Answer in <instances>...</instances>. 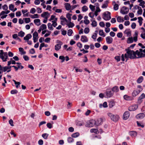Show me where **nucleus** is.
Instances as JSON below:
<instances>
[{"label":"nucleus","instance_id":"20e7f679","mask_svg":"<svg viewBox=\"0 0 145 145\" xmlns=\"http://www.w3.org/2000/svg\"><path fill=\"white\" fill-rule=\"evenodd\" d=\"M96 121L95 120H90V121L87 123L86 125V126L87 127H91L96 124Z\"/></svg>","mask_w":145,"mask_h":145},{"label":"nucleus","instance_id":"4d7b16f0","mask_svg":"<svg viewBox=\"0 0 145 145\" xmlns=\"http://www.w3.org/2000/svg\"><path fill=\"white\" fill-rule=\"evenodd\" d=\"M117 36L118 38H121L122 37V32L118 33H117Z\"/></svg>","mask_w":145,"mask_h":145},{"label":"nucleus","instance_id":"bb28decb","mask_svg":"<svg viewBox=\"0 0 145 145\" xmlns=\"http://www.w3.org/2000/svg\"><path fill=\"white\" fill-rule=\"evenodd\" d=\"M138 22L140 26H141L142 23V21L143 19L141 17H138Z\"/></svg>","mask_w":145,"mask_h":145},{"label":"nucleus","instance_id":"473e14b6","mask_svg":"<svg viewBox=\"0 0 145 145\" xmlns=\"http://www.w3.org/2000/svg\"><path fill=\"white\" fill-rule=\"evenodd\" d=\"M24 35L25 33L22 31L18 33V35L19 36L23 37L24 36Z\"/></svg>","mask_w":145,"mask_h":145},{"label":"nucleus","instance_id":"dca6fc26","mask_svg":"<svg viewBox=\"0 0 145 145\" xmlns=\"http://www.w3.org/2000/svg\"><path fill=\"white\" fill-rule=\"evenodd\" d=\"M123 98L125 99L127 101L132 100L133 99L132 97L126 95H125L124 96Z\"/></svg>","mask_w":145,"mask_h":145},{"label":"nucleus","instance_id":"7ed1b4c3","mask_svg":"<svg viewBox=\"0 0 145 145\" xmlns=\"http://www.w3.org/2000/svg\"><path fill=\"white\" fill-rule=\"evenodd\" d=\"M111 13L109 11H106L103 14V18L105 20H108L111 18Z\"/></svg>","mask_w":145,"mask_h":145},{"label":"nucleus","instance_id":"338daca9","mask_svg":"<svg viewBox=\"0 0 145 145\" xmlns=\"http://www.w3.org/2000/svg\"><path fill=\"white\" fill-rule=\"evenodd\" d=\"M115 59L117 60L118 62L120 61V57L118 56H116L115 57Z\"/></svg>","mask_w":145,"mask_h":145},{"label":"nucleus","instance_id":"c85d7f7f","mask_svg":"<svg viewBox=\"0 0 145 145\" xmlns=\"http://www.w3.org/2000/svg\"><path fill=\"white\" fill-rule=\"evenodd\" d=\"M79 135L80 134L76 132L72 134L71 135V137L73 138H76L78 137Z\"/></svg>","mask_w":145,"mask_h":145},{"label":"nucleus","instance_id":"c9c22d12","mask_svg":"<svg viewBox=\"0 0 145 145\" xmlns=\"http://www.w3.org/2000/svg\"><path fill=\"white\" fill-rule=\"evenodd\" d=\"M117 20L118 22H121L122 21L123 22L124 20H123V19L122 18V17L121 16H119L117 17Z\"/></svg>","mask_w":145,"mask_h":145},{"label":"nucleus","instance_id":"bf43d9fd","mask_svg":"<svg viewBox=\"0 0 145 145\" xmlns=\"http://www.w3.org/2000/svg\"><path fill=\"white\" fill-rule=\"evenodd\" d=\"M41 27L42 28V30L45 29H46V26L45 24H42L40 27V28Z\"/></svg>","mask_w":145,"mask_h":145},{"label":"nucleus","instance_id":"1a4fd4ad","mask_svg":"<svg viewBox=\"0 0 145 145\" xmlns=\"http://www.w3.org/2000/svg\"><path fill=\"white\" fill-rule=\"evenodd\" d=\"M130 116V113L128 111L125 112L123 115V120H127Z\"/></svg>","mask_w":145,"mask_h":145},{"label":"nucleus","instance_id":"8fccbe9b","mask_svg":"<svg viewBox=\"0 0 145 145\" xmlns=\"http://www.w3.org/2000/svg\"><path fill=\"white\" fill-rule=\"evenodd\" d=\"M30 17L32 18H38V15L37 14H35L34 15H31Z\"/></svg>","mask_w":145,"mask_h":145},{"label":"nucleus","instance_id":"a18cd8bd","mask_svg":"<svg viewBox=\"0 0 145 145\" xmlns=\"http://www.w3.org/2000/svg\"><path fill=\"white\" fill-rule=\"evenodd\" d=\"M26 23H28L30 22V19L29 18H25L24 19Z\"/></svg>","mask_w":145,"mask_h":145},{"label":"nucleus","instance_id":"72a5a7b5","mask_svg":"<svg viewBox=\"0 0 145 145\" xmlns=\"http://www.w3.org/2000/svg\"><path fill=\"white\" fill-rule=\"evenodd\" d=\"M129 29H126L124 32V33L126 34L127 36H130L131 35V31H128Z\"/></svg>","mask_w":145,"mask_h":145},{"label":"nucleus","instance_id":"3c124183","mask_svg":"<svg viewBox=\"0 0 145 145\" xmlns=\"http://www.w3.org/2000/svg\"><path fill=\"white\" fill-rule=\"evenodd\" d=\"M119 8V5L118 4H115L114 7V9L115 10H117Z\"/></svg>","mask_w":145,"mask_h":145},{"label":"nucleus","instance_id":"aec40b11","mask_svg":"<svg viewBox=\"0 0 145 145\" xmlns=\"http://www.w3.org/2000/svg\"><path fill=\"white\" fill-rule=\"evenodd\" d=\"M144 80L143 77L142 76H140L137 79V83L138 84H140Z\"/></svg>","mask_w":145,"mask_h":145},{"label":"nucleus","instance_id":"de8ad7c7","mask_svg":"<svg viewBox=\"0 0 145 145\" xmlns=\"http://www.w3.org/2000/svg\"><path fill=\"white\" fill-rule=\"evenodd\" d=\"M91 25L93 27H95L97 25V22L95 20H93L91 24Z\"/></svg>","mask_w":145,"mask_h":145},{"label":"nucleus","instance_id":"cd10ccee","mask_svg":"<svg viewBox=\"0 0 145 145\" xmlns=\"http://www.w3.org/2000/svg\"><path fill=\"white\" fill-rule=\"evenodd\" d=\"M47 15H48V16H49V14L48 12H44L41 14V16L42 17L45 18L46 16Z\"/></svg>","mask_w":145,"mask_h":145},{"label":"nucleus","instance_id":"6e6552de","mask_svg":"<svg viewBox=\"0 0 145 145\" xmlns=\"http://www.w3.org/2000/svg\"><path fill=\"white\" fill-rule=\"evenodd\" d=\"M138 106L137 105H133L129 107L128 110L130 111H134L138 108Z\"/></svg>","mask_w":145,"mask_h":145},{"label":"nucleus","instance_id":"9b49d317","mask_svg":"<svg viewBox=\"0 0 145 145\" xmlns=\"http://www.w3.org/2000/svg\"><path fill=\"white\" fill-rule=\"evenodd\" d=\"M145 94L144 93H142L138 98V101L139 103H140L142 102L141 100L145 98Z\"/></svg>","mask_w":145,"mask_h":145},{"label":"nucleus","instance_id":"f3484780","mask_svg":"<svg viewBox=\"0 0 145 145\" xmlns=\"http://www.w3.org/2000/svg\"><path fill=\"white\" fill-rule=\"evenodd\" d=\"M140 92V91L134 90L132 93V95L133 97H135Z\"/></svg>","mask_w":145,"mask_h":145},{"label":"nucleus","instance_id":"b1692460","mask_svg":"<svg viewBox=\"0 0 145 145\" xmlns=\"http://www.w3.org/2000/svg\"><path fill=\"white\" fill-rule=\"evenodd\" d=\"M129 134L132 137H135L137 135L136 132L134 131H130L129 132Z\"/></svg>","mask_w":145,"mask_h":145},{"label":"nucleus","instance_id":"e433bc0d","mask_svg":"<svg viewBox=\"0 0 145 145\" xmlns=\"http://www.w3.org/2000/svg\"><path fill=\"white\" fill-rule=\"evenodd\" d=\"M74 141V139L71 137H69L67 138V141L69 143L72 142Z\"/></svg>","mask_w":145,"mask_h":145},{"label":"nucleus","instance_id":"09e8293b","mask_svg":"<svg viewBox=\"0 0 145 145\" xmlns=\"http://www.w3.org/2000/svg\"><path fill=\"white\" fill-rule=\"evenodd\" d=\"M18 92V91L16 89L12 90L10 91V93L12 94H16Z\"/></svg>","mask_w":145,"mask_h":145},{"label":"nucleus","instance_id":"864d4df0","mask_svg":"<svg viewBox=\"0 0 145 145\" xmlns=\"http://www.w3.org/2000/svg\"><path fill=\"white\" fill-rule=\"evenodd\" d=\"M38 34L37 32L36 31H35L33 34V38H37L38 37Z\"/></svg>","mask_w":145,"mask_h":145},{"label":"nucleus","instance_id":"49530a36","mask_svg":"<svg viewBox=\"0 0 145 145\" xmlns=\"http://www.w3.org/2000/svg\"><path fill=\"white\" fill-rule=\"evenodd\" d=\"M89 8L92 11H94L95 10V7L94 6H93L91 5H90L89 6Z\"/></svg>","mask_w":145,"mask_h":145},{"label":"nucleus","instance_id":"4c0bfd02","mask_svg":"<svg viewBox=\"0 0 145 145\" xmlns=\"http://www.w3.org/2000/svg\"><path fill=\"white\" fill-rule=\"evenodd\" d=\"M48 28L51 30H52L53 29V28L52 26V25L50 23H49L48 24Z\"/></svg>","mask_w":145,"mask_h":145},{"label":"nucleus","instance_id":"f704fd0d","mask_svg":"<svg viewBox=\"0 0 145 145\" xmlns=\"http://www.w3.org/2000/svg\"><path fill=\"white\" fill-rule=\"evenodd\" d=\"M139 54V55L138 56V57H137L138 58L145 57V54L143 53L142 52H140Z\"/></svg>","mask_w":145,"mask_h":145},{"label":"nucleus","instance_id":"13d9d810","mask_svg":"<svg viewBox=\"0 0 145 145\" xmlns=\"http://www.w3.org/2000/svg\"><path fill=\"white\" fill-rule=\"evenodd\" d=\"M89 29L88 28L86 27L84 29V32L85 33L87 34L89 33Z\"/></svg>","mask_w":145,"mask_h":145},{"label":"nucleus","instance_id":"603ef678","mask_svg":"<svg viewBox=\"0 0 145 145\" xmlns=\"http://www.w3.org/2000/svg\"><path fill=\"white\" fill-rule=\"evenodd\" d=\"M48 134L46 133H44L42 135V136L45 139H47L48 136Z\"/></svg>","mask_w":145,"mask_h":145},{"label":"nucleus","instance_id":"7c9ffc66","mask_svg":"<svg viewBox=\"0 0 145 145\" xmlns=\"http://www.w3.org/2000/svg\"><path fill=\"white\" fill-rule=\"evenodd\" d=\"M140 53V52L138 50H136L135 52L134 51V55L135 57L136 58H138L136 56V55H137L138 57L139 55V54Z\"/></svg>","mask_w":145,"mask_h":145},{"label":"nucleus","instance_id":"6ab92c4d","mask_svg":"<svg viewBox=\"0 0 145 145\" xmlns=\"http://www.w3.org/2000/svg\"><path fill=\"white\" fill-rule=\"evenodd\" d=\"M112 90L113 92H117L119 91V89L118 86H115L112 88Z\"/></svg>","mask_w":145,"mask_h":145},{"label":"nucleus","instance_id":"423d86ee","mask_svg":"<svg viewBox=\"0 0 145 145\" xmlns=\"http://www.w3.org/2000/svg\"><path fill=\"white\" fill-rule=\"evenodd\" d=\"M129 9L128 8L125 6L123 7L120 10V13L123 14H125L128 13Z\"/></svg>","mask_w":145,"mask_h":145},{"label":"nucleus","instance_id":"c756f323","mask_svg":"<svg viewBox=\"0 0 145 145\" xmlns=\"http://www.w3.org/2000/svg\"><path fill=\"white\" fill-rule=\"evenodd\" d=\"M67 25L68 26L69 28H72L74 25V24L71 21H70L69 23L67 24Z\"/></svg>","mask_w":145,"mask_h":145},{"label":"nucleus","instance_id":"680f3d73","mask_svg":"<svg viewBox=\"0 0 145 145\" xmlns=\"http://www.w3.org/2000/svg\"><path fill=\"white\" fill-rule=\"evenodd\" d=\"M9 123L12 126H14L13 124V121L12 119H10L9 121Z\"/></svg>","mask_w":145,"mask_h":145},{"label":"nucleus","instance_id":"2f4dec72","mask_svg":"<svg viewBox=\"0 0 145 145\" xmlns=\"http://www.w3.org/2000/svg\"><path fill=\"white\" fill-rule=\"evenodd\" d=\"M10 12V11L9 10H7L6 12L4 11H2L0 14V16L2 15H4V14H7Z\"/></svg>","mask_w":145,"mask_h":145},{"label":"nucleus","instance_id":"5701e85b","mask_svg":"<svg viewBox=\"0 0 145 145\" xmlns=\"http://www.w3.org/2000/svg\"><path fill=\"white\" fill-rule=\"evenodd\" d=\"M108 1H106L104 2V3L102 6V8H106L108 6Z\"/></svg>","mask_w":145,"mask_h":145},{"label":"nucleus","instance_id":"79ce46f5","mask_svg":"<svg viewBox=\"0 0 145 145\" xmlns=\"http://www.w3.org/2000/svg\"><path fill=\"white\" fill-rule=\"evenodd\" d=\"M73 33V31L71 29H69L67 31V35L68 36H71Z\"/></svg>","mask_w":145,"mask_h":145},{"label":"nucleus","instance_id":"c03bdc74","mask_svg":"<svg viewBox=\"0 0 145 145\" xmlns=\"http://www.w3.org/2000/svg\"><path fill=\"white\" fill-rule=\"evenodd\" d=\"M82 11L84 12L87 11L88 10L87 7L86 6H84L82 8Z\"/></svg>","mask_w":145,"mask_h":145},{"label":"nucleus","instance_id":"37998d69","mask_svg":"<svg viewBox=\"0 0 145 145\" xmlns=\"http://www.w3.org/2000/svg\"><path fill=\"white\" fill-rule=\"evenodd\" d=\"M90 132L91 133H97L99 132L97 129H92L90 130Z\"/></svg>","mask_w":145,"mask_h":145},{"label":"nucleus","instance_id":"2eb2a0df","mask_svg":"<svg viewBox=\"0 0 145 145\" xmlns=\"http://www.w3.org/2000/svg\"><path fill=\"white\" fill-rule=\"evenodd\" d=\"M56 42L58 43V44L56 45V46H58L59 47V48H61V46L63 44V43L59 40H57Z\"/></svg>","mask_w":145,"mask_h":145},{"label":"nucleus","instance_id":"ea45409f","mask_svg":"<svg viewBox=\"0 0 145 145\" xmlns=\"http://www.w3.org/2000/svg\"><path fill=\"white\" fill-rule=\"evenodd\" d=\"M72 16V14L68 13L66 15V17L68 19V20L71 21V16Z\"/></svg>","mask_w":145,"mask_h":145},{"label":"nucleus","instance_id":"a211bd4d","mask_svg":"<svg viewBox=\"0 0 145 145\" xmlns=\"http://www.w3.org/2000/svg\"><path fill=\"white\" fill-rule=\"evenodd\" d=\"M32 37L31 35L30 34H28L24 38V40H28L29 39Z\"/></svg>","mask_w":145,"mask_h":145},{"label":"nucleus","instance_id":"5fc2aeb1","mask_svg":"<svg viewBox=\"0 0 145 145\" xmlns=\"http://www.w3.org/2000/svg\"><path fill=\"white\" fill-rule=\"evenodd\" d=\"M59 59L62 60L61 62L62 63L65 60V57L63 56H61L59 57Z\"/></svg>","mask_w":145,"mask_h":145},{"label":"nucleus","instance_id":"a19ab883","mask_svg":"<svg viewBox=\"0 0 145 145\" xmlns=\"http://www.w3.org/2000/svg\"><path fill=\"white\" fill-rule=\"evenodd\" d=\"M114 105V103L112 101L110 102L108 106L109 107L111 108Z\"/></svg>","mask_w":145,"mask_h":145},{"label":"nucleus","instance_id":"0e129e2a","mask_svg":"<svg viewBox=\"0 0 145 145\" xmlns=\"http://www.w3.org/2000/svg\"><path fill=\"white\" fill-rule=\"evenodd\" d=\"M36 12V10L34 8H32L30 11V13L32 14Z\"/></svg>","mask_w":145,"mask_h":145},{"label":"nucleus","instance_id":"f03ea898","mask_svg":"<svg viewBox=\"0 0 145 145\" xmlns=\"http://www.w3.org/2000/svg\"><path fill=\"white\" fill-rule=\"evenodd\" d=\"M107 114L111 119L115 122L118 121L120 118L119 116L117 114L114 115L110 113H108Z\"/></svg>","mask_w":145,"mask_h":145},{"label":"nucleus","instance_id":"052dcab7","mask_svg":"<svg viewBox=\"0 0 145 145\" xmlns=\"http://www.w3.org/2000/svg\"><path fill=\"white\" fill-rule=\"evenodd\" d=\"M29 52L31 54H33L35 53V51L34 48H32L29 50Z\"/></svg>","mask_w":145,"mask_h":145},{"label":"nucleus","instance_id":"393cba45","mask_svg":"<svg viewBox=\"0 0 145 145\" xmlns=\"http://www.w3.org/2000/svg\"><path fill=\"white\" fill-rule=\"evenodd\" d=\"M40 20L39 19H35L34 20V23L37 26H39L40 25Z\"/></svg>","mask_w":145,"mask_h":145},{"label":"nucleus","instance_id":"f257e3e1","mask_svg":"<svg viewBox=\"0 0 145 145\" xmlns=\"http://www.w3.org/2000/svg\"><path fill=\"white\" fill-rule=\"evenodd\" d=\"M125 50L127 51V53L125 54L124 55V57L125 59H127L126 60L127 61L128 59V58H130L131 59H134L136 58L135 57L134 55V51L130 50L129 48L126 49Z\"/></svg>","mask_w":145,"mask_h":145},{"label":"nucleus","instance_id":"9d476101","mask_svg":"<svg viewBox=\"0 0 145 145\" xmlns=\"http://www.w3.org/2000/svg\"><path fill=\"white\" fill-rule=\"evenodd\" d=\"M106 42L108 44L112 43L113 41V39L110 36L106 37Z\"/></svg>","mask_w":145,"mask_h":145},{"label":"nucleus","instance_id":"39448f33","mask_svg":"<svg viewBox=\"0 0 145 145\" xmlns=\"http://www.w3.org/2000/svg\"><path fill=\"white\" fill-rule=\"evenodd\" d=\"M107 98H110L112 97L114 94L113 92L111 89H107L105 93Z\"/></svg>","mask_w":145,"mask_h":145},{"label":"nucleus","instance_id":"4be33fe9","mask_svg":"<svg viewBox=\"0 0 145 145\" xmlns=\"http://www.w3.org/2000/svg\"><path fill=\"white\" fill-rule=\"evenodd\" d=\"M138 33L137 31H136L135 33V36L133 37V40L135 42H136L137 40V36Z\"/></svg>","mask_w":145,"mask_h":145},{"label":"nucleus","instance_id":"412c9836","mask_svg":"<svg viewBox=\"0 0 145 145\" xmlns=\"http://www.w3.org/2000/svg\"><path fill=\"white\" fill-rule=\"evenodd\" d=\"M65 9L67 10H69L71 8V6L70 4L68 3L65 4Z\"/></svg>","mask_w":145,"mask_h":145},{"label":"nucleus","instance_id":"58836bf2","mask_svg":"<svg viewBox=\"0 0 145 145\" xmlns=\"http://www.w3.org/2000/svg\"><path fill=\"white\" fill-rule=\"evenodd\" d=\"M99 35L101 36H103V37H105V35L104 34V33L103 30H100L99 31Z\"/></svg>","mask_w":145,"mask_h":145},{"label":"nucleus","instance_id":"a878e982","mask_svg":"<svg viewBox=\"0 0 145 145\" xmlns=\"http://www.w3.org/2000/svg\"><path fill=\"white\" fill-rule=\"evenodd\" d=\"M133 40L132 37H129L127 39V43L128 44H130L133 43Z\"/></svg>","mask_w":145,"mask_h":145},{"label":"nucleus","instance_id":"ddd939ff","mask_svg":"<svg viewBox=\"0 0 145 145\" xmlns=\"http://www.w3.org/2000/svg\"><path fill=\"white\" fill-rule=\"evenodd\" d=\"M145 114L144 113H141L137 114L136 117L138 119H142L145 116Z\"/></svg>","mask_w":145,"mask_h":145},{"label":"nucleus","instance_id":"774afa93","mask_svg":"<svg viewBox=\"0 0 145 145\" xmlns=\"http://www.w3.org/2000/svg\"><path fill=\"white\" fill-rule=\"evenodd\" d=\"M136 24L135 23H133L131 25V27L133 29H134L136 27Z\"/></svg>","mask_w":145,"mask_h":145},{"label":"nucleus","instance_id":"6e6d98bb","mask_svg":"<svg viewBox=\"0 0 145 145\" xmlns=\"http://www.w3.org/2000/svg\"><path fill=\"white\" fill-rule=\"evenodd\" d=\"M14 8V5L12 4H11L9 5V9L11 11H12Z\"/></svg>","mask_w":145,"mask_h":145},{"label":"nucleus","instance_id":"0eeeda50","mask_svg":"<svg viewBox=\"0 0 145 145\" xmlns=\"http://www.w3.org/2000/svg\"><path fill=\"white\" fill-rule=\"evenodd\" d=\"M11 68V66H5L3 67H2L1 65H0V74H1L2 72L3 71L5 72L8 69H10Z\"/></svg>","mask_w":145,"mask_h":145},{"label":"nucleus","instance_id":"f8f14e48","mask_svg":"<svg viewBox=\"0 0 145 145\" xmlns=\"http://www.w3.org/2000/svg\"><path fill=\"white\" fill-rule=\"evenodd\" d=\"M103 120L102 118H99L96 121V124L97 125H99L102 123Z\"/></svg>","mask_w":145,"mask_h":145},{"label":"nucleus","instance_id":"69168bd1","mask_svg":"<svg viewBox=\"0 0 145 145\" xmlns=\"http://www.w3.org/2000/svg\"><path fill=\"white\" fill-rule=\"evenodd\" d=\"M99 25L101 27H104L105 26V24L103 22H100Z\"/></svg>","mask_w":145,"mask_h":145},{"label":"nucleus","instance_id":"e2e57ef3","mask_svg":"<svg viewBox=\"0 0 145 145\" xmlns=\"http://www.w3.org/2000/svg\"><path fill=\"white\" fill-rule=\"evenodd\" d=\"M23 57L24 60L26 61H28L29 59V57L27 56H23Z\"/></svg>","mask_w":145,"mask_h":145},{"label":"nucleus","instance_id":"4468645a","mask_svg":"<svg viewBox=\"0 0 145 145\" xmlns=\"http://www.w3.org/2000/svg\"><path fill=\"white\" fill-rule=\"evenodd\" d=\"M81 40L83 42H86L88 41V40L87 38V37L85 36H82Z\"/></svg>","mask_w":145,"mask_h":145}]
</instances>
